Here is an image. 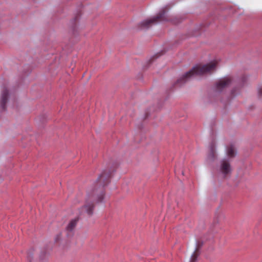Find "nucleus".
Here are the masks:
<instances>
[{
	"mask_svg": "<svg viewBox=\"0 0 262 262\" xmlns=\"http://www.w3.org/2000/svg\"><path fill=\"white\" fill-rule=\"evenodd\" d=\"M60 236V234L57 235V237L56 238V241H58V238H59Z\"/></svg>",
	"mask_w": 262,
	"mask_h": 262,
	"instance_id": "nucleus-13",
	"label": "nucleus"
},
{
	"mask_svg": "<svg viewBox=\"0 0 262 262\" xmlns=\"http://www.w3.org/2000/svg\"><path fill=\"white\" fill-rule=\"evenodd\" d=\"M9 96V91L6 86L2 88V94L0 100L1 107L3 110H5L6 108V103L8 101Z\"/></svg>",
	"mask_w": 262,
	"mask_h": 262,
	"instance_id": "nucleus-5",
	"label": "nucleus"
},
{
	"mask_svg": "<svg viewBox=\"0 0 262 262\" xmlns=\"http://www.w3.org/2000/svg\"><path fill=\"white\" fill-rule=\"evenodd\" d=\"M231 94H232V96H235V90H233L231 92Z\"/></svg>",
	"mask_w": 262,
	"mask_h": 262,
	"instance_id": "nucleus-12",
	"label": "nucleus"
},
{
	"mask_svg": "<svg viewBox=\"0 0 262 262\" xmlns=\"http://www.w3.org/2000/svg\"><path fill=\"white\" fill-rule=\"evenodd\" d=\"M217 64V61L216 60H213L206 64L197 65L179 78L175 84L178 86H180L191 78L194 77L196 76L210 74L215 70Z\"/></svg>",
	"mask_w": 262,
	"mask_h": 262,
	"instance_id": "nucleus-2",
	"label": "nucleus"
},
{
	"mask_svg": "<svg viewBox=\"0 0 262 262\" xmlns=\"http://www.w3.org/2000/svg\"><path fill=\"white\" fill-rule=\"evenodd\" d=\"M231 83V79L230 77H225L220 79L216 83V89L218 91H222L228 87Z\"/></svg>",
	"mask_w": 262,
	"mask_h": 262,
	"instance_id": "nucleus-6",
	"label": "nucleus"
},
{
	"mask_svg": "<svg viewBox=\"0 0 262 262\" xmlns=\"http://www.w3.org/2000/svg\"><path fill=\"white\" fill-rule=\"evenodd\" d=\"M200 246L198 245L197 247L195 250V251L193 252L192 255H191L190 262H196L197 260V258L199 255V249L200 248Z\"/></svg>",
	"mask_w": 262,
	"mask_h": 262,
	"instance_id": "nucleus-9",
	"label": "nucleus"
},
{
	"mask_svg": "<svg viewBox=\"0 0 262 262\" xmlns=\"http://www.w3.org/2000/svg\"><path fill=\"white\" fill-rule=\"evenodd\" d=\"M165 14L166 12L164 10H161L156 16L143 21L139 25V27L141 29H146L158 22L167 20Z\"/></svg>",
	"mask_w": 262,
	"mask_h": 262,
	"instance_id": "nucleus-3",
	"label": "nucleus"
},
{
	"mask_svg": "<svg viewBox=\"0 0 262 262\" xmlns=\"http://www.w3.org/2000/svg\"><path fill=\"white\" fill-rule=\"evenodd\" d=\"M77 221L78 219H76L71 220L67 226V230L68 232L72 231L73 229L75 228L77 224Z\"/></svg>",
	"mask_w": 262,
	"mask_h": 262,
	"instance_id": "nucleus-7",
	"label": "nucleus"
},
{
	"mask_svg": "<svg viewBox=\"0 0 262 262\" xmlns=\"http://www.w3.org/2000/svg\"><path fill=\"white\" fill-rule=\"evenodd\" d=\"M220 171L226 178L230 176L231 172V167L229 162L226 159H223L221 162Z\"/></svg>",
	"mask_w": 262,
	"mask_h": 262,
	"instance_id": "nucleus-4",
	"label": "nucleus"
},
{
	"mask_svg": "<svg viewBox=\"0 0 262 262\" xmlns=\"http://www.w3.org/2000/svg\"><path fill=\"white\" fill-rule=\"evenodd\" d=\"M257 93L258 97H262V85H258L257 87Z\"/></svg>",
	"mask_w": 262,
	"mask_h": 262,
	"instance_id": "nucleus-11",
	"label": "nucleus"
},
{
	"mask_svg": "<svg viewBox=\"0 0 262 262\" xmlns=\"http://www.w3.org/2000/svg\"><path fill=\"white\" fill-rule=\"evenodd\" d=\"M111 176V171H105L99 177L96 187L87 192L85 204L81 210V214L85 212L89 215H92L95 204L103 202L105 194L104 187L109 183Z\"/></svg>",
	"mask_w": 262,
	"mask_h": 262,
	"instance_id": "nucleus-1",
	"label": "nucleus"
},
{
	"mask_svg": "<svg viewBox=\"0 0 262 262\" xmlns=\"http://www.w3.org/2000/svg\"><path fill=\"white\" fill-rule=\"evenodd\" d=\"M210 156L212 158H214L215 157V150H214V146L213 144H212L210 145Z\"/></svg>",
	"mask_w": 262,
	"mask_h": 262,
	"instance_id": "nucleus-10",
	"label": "nucleus"
},
{
	"mask_svg": "<svg viewBox=\"0 0 262 262\" xmlns=\"http://www.w3.org/2000/svg\"><path fill=\"white\" fill-rule=\"evenodd\" d=\"M227 152L228 156L231 158L234 157L236 155L235 148L232 145L228 147Z\"/></svg>",
	"mask_w": 262,
	"mask_h": 262,
	"instance_id": "nucleus-8",
	"label": "nucleus"
}]
</instances>
